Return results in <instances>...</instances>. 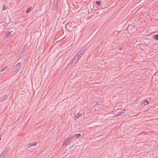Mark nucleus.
Listing matches in <instances>:
<instances>
[{
	"mask_svg": "<svg viewBox=\"0 0 158 158\" xmlns=\"http://www.w3.org/2000/svg\"><path fill=\"white\" fill-rule=\"evenodd\" d=\"M123 49V48H119V51H121Z\"/></svg>",
	"mask_w": 158,
	"mask_h": 158,
	"instance_id": "21",
	"label": "nucleus"
},
{
	"mask_svg": "<svg viewBox=\"0 0 158 158\" xmlns=\"http://www.w3.org/2000/svg\"><path fill=\"white\" fill-rule=\"evenodd\" d=\"M7 8V6H6L4 4L2 7V10H5Z\"/></svg>",
	"mask_w": 158,
	"mask_h": 158,
	"instance_id": "18",
	"label": "nucleus"
},
{
	"mask_svg": "<svg viewBox=\"0 0 158 158\" xmlns=\"http://www.w3.org/2000/svg\"><path fill=\"white\" fill-rule=\"evenodd\" d=\"M21 62H19L14 67L16 69H17V70H18L19 71L21 67Z\"/></svg>",
	"mask_w": 158,
	"mask_h": 158,
	"instance_id": "5",
	"label": "nucleus"
},
{
	"mask_svg": "<svg viewBox=\"0 0 158 158\" xmlns=\"http://www.w3.org/2000/svg\"><path fill=\"white\" fill-rule=\"evenodd\" d=\"M33 8L32 7H30L29 8H28L27 9V10L26 11V13H28L30 11H31V10H33Z\"/></svg>",
	"mask_w": 158,
	"mask_h": 158,
	"instance_id": "14",
	"label": "nucleus"
},
{
	"mask_svg": "<svg viewBox=\"0 0 158 158\" xmlns=\"http://www.w3.org/2000/svg\"><path fill=\"white\" fill-rule=\"evenodd\" d=\"M125 109L121 111H119L116 113L115 116H118L119 115H121L125 113Z\"/></svg>",
	"mask_w": 158,
	"mask_h": 158,
	"instance_id": "7",
	"label": "nucleus"
},
{
	"mask_svg": "<svg viewBox=\"0 0 158 158\" xmlns=\"http://www.w3.org/2000/svg\"><path fill=\"white\" fill-rule=\"evenodd\" d=\"M141 103L142 104H141V105L144 104V105L145 106L148 105L149 102L146 99H144L143 101Z\"/></svg>",
	"mask_w": 158,
	"mask_h": 158,
	"instance_id": "9",
	"label": "nucleus"
},
{
	"mask_svg": "<svg viewBox=\"0 0 158 158\" xmlns=\"http://www.w3.org/2000/svg\"><path fill=\"white\" fill-rule=\"evenodd\" d=\"M71 139H69V137H67L65 140L63 144V146H65L69 144L70 142H71V141H70Z\"/></svg>",
	"mask_w": 158,
	"mask_h": 158,
	"instance_id": "4",
	"label": "nucleus"
},
{
	"mask_svg": "<svg viewBox=\"0 0 158 158\" xmlns=\"http://www.w3.org/2000/svg\"><path fill=\"white\" fill-rule=\"evenodd\" d=\"M82 115V114L80 112H79L75 116V118H76L75 119H77L79 117H80Z\"/></svg>",
	"mask_w": 158,
	"mask_h": 158,
	"instance_id": "10",
	"label": "nucleus"
},
{
	"mask_svg": "<svg viewBox=\"0 0 158 158\" xmlns=\"http://www.w3.org/2000/svg\"><path fill=\"white\" fill-rule=\"evenodd\" d=\"M75 3H77V2H75Z\"/></svg>",
	"mask_w": 158,
	"mask_h": 158,
	"instance_id": "24",
	"label": "nucleus"
},
{
	"mask_svg": "<svg viewBox=\"0 0 158 158\" xmlns=\"http://www.w3.org/2000/svg\"><path fill=\"white\" fill-rule=\"evenodd\" d=\"M37 143L35 142L34 143H30L27 145V146L28 148H31L33 146H35L37 145Z\"/></svg>",
	"mask_w": 158,
	"mask_h": 158,
	"instance_id": "8",
	"label": "nucleus"
},
{
	"mask_svg": "<svg viewBox=\"0 0 158 158\" xmlns=\"http://www.w3.org/2000/svg\"><path fill=\"white\" fill-rule=\"evenodd\" d=\"M11 33L10 31H7L6 32V37H8L10 35Z\"/></svg>",
	"mask_w": 158,
	"mask_h": 158,
	"instance_id": "17",
	"label": "nucleus"
},
{
	"mask_svg": "<svg viewBox=\"0 0 158 158\" xmlns=\"http://www.w3.org/2000/svg\"><path fill=\"white\" fill-rule=\"evenodd\" d=\"M59 0H54L52 3V8L53 10H56L58 7Z\"/></svg>",
	"mask_w": 158,
	"mask_h": 158,
	"instance_id": "2",
	"label": "nucleus"
},
{
	"mask_svg": "<svg viewBox=\"0 0 158 158\" xmlns=\"http://www.w3.org/2000/svg\"><path fill=\"white\" fill-rule=\"evenodd\" d=\"M4 157H3V156H1V154L0 155V158H4Z\"/></svg>",
	"mask_w": 158,
	"mask_h": 158,
	"instance_id": "22",
	"label": "nucleus"
},
{
	"mask_svg": "<svg viewBox=\"0 0 158 158\" xmlns=\"http://www.w3.org/2000/svg\"><path fill=\"white\" fill-rule=\"evenodd\" d=\"M87 46H84L80 51L81 53H83L87 48Z\"/></svg>",
	"mask_w": 158,
	"mask_h": 158,
	"instance_id": "13",
	"label": "nucleus"
},
{
	"mask_svg": "<svg viewBox=\"0 0 158 158\" xmlns=\"http://www.w3.org/2000/svg\"><path fill=\"white\" fill-rule=\"evenodd\" d=\"M81 136L80 133L76 134L71 136L70 139H77L79 138Z\"/></svg>",
	"mask_w": 158,
	"mask_h": 158,
	"instance_id": "3",
	"label": "nucleus"
},
{
	"mask_svg": "<svg viewBox=\"0 0 158 158\" xmlns=\"http://www.w3.org/2000/svg\"><path fill=\"white\" fill-rule=\"evenodd\" d=\"M152 39L156 40H158V34L154 35L153 36Z\"/></svg>",
	"mask_w": 158,
	"mask_h": 158,
	"instance_id": "12",
	"label": "nucleus"
},
{
	"mask_svg": "<svg viewBox=\"0 0 158 158\" xmlns=\"http://www.w3.org/2000/svg\"><path fill=\"white\" fill-rule=\"evenodd\" d=\"M82 54V53H81V52L79 51L76 55L77 56V57L79 58H80L81 57V55Z\"/></svg>",
	"mask_w": 158,
	"mask_h": 158,
	"instance_id": "15",
	"label": "nucleus"
},
{
	"mask_svg": "<svg viewBox=\"0 0 158 158\" xmlns=\"http://www.w3.org/2000/svg\"><path fill=\"white\" fill-rule=\"evenodd\" d=\"M19 71V70H17V69H16L14 67L13 68L12 70V72H13V73L15 74L17 73Z\"/></svg>",
	"mask_w": 158,
	"mask_h": 158,
	"instance_id": "11",
	"label": "nucleus"
},
{
	"mask_svg": "<svg viewBox=\"0 0 158 158\" xmlns=\"http://www.w3.org/2000/svg\"><path fill=\"white\" fill-rule=\"evenodd\" d=\"M101 1H96L95 2V3L98 5H100L101 4Z\"/></svg>",
	"mask_w": 158,
	"mask_h": 158,
	"instance_id": "16",
	"label": "nucleus"
},
{
	"mask_svg": "<svg viewBox=\"0 0 158 158\" xmlns=\"http://www.w3.org/2000/svg\"><path fill=\"white\" fill-rule=\"evenodd\" d=\"M10 147H6L5 150L3 151L1 153V156H3V157H5L10 152Z\"/></svg>",
	"mask_w": 158,
	"mask_h": 158,
	"instance_id": "1",
	"label": "nucleus"
},
{
	"mask_svg": "<svg viewBox=\"0 0 158 158\" xmlns=\"http://www.w3.org/2000/svg\"><path fill=\"white\" fill-rule=\"evenodd\" d=\"M8 96L7 95H5L3 97V100H5L7 98Z\"/></svg>",
	"mask_w": 158,
	"mask_h": 158,
	"instance_id": "19",
	"label": "nucleus"
},
{
	"mask_svg": "<svg viewBox=\"0 0 158 158\" xmlns=\"http://www.w3.org/2000/svg\"><path fill=\"white\" fill-rule=\"evenodd\" d=\"M5 68L4 67V68L1 69V70H0V72H2L4 71L5 70Z\"/></svg>",
	"mask_w": 158,
	"mask_h": 158,
	"instance_id": "20",
	"label": "nucleus"
},
{
	"mask_svg": "<svg viewBox=\"0 0 158 158\" xmlns=\"http://www.w3.org/2000/svg\"><path fill=\"white\" fill-rule=\"evenodd\" d=\"M79 59V58L77 57V56H76L73 58V60H72V61L71 63H76L78 60Z\"/></svg>",
	"mask_w": 158,
	"mask_h": 158,
	"instance_id": "6",
	"label": "nucleus"
},
{
	"mask_svg": "<svg viewBox=\"0 0 158 158\" xmlns=\"http://www.w3.org/2000/svg\"><path fill=\"white\" fill-rule=\"evenodd\" d=\"M98 102H97V103H96V104H98Z\"/></svg>",
	"mask_w": 158,
	"mask_h": 158,
	"instance_id": "23",
	"label": "nucleus"
}]
</instances>
